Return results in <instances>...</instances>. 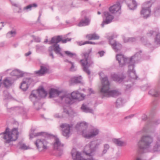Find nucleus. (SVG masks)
<instances>
[{
	"instance_id": "15",
	"label": "nucleus",
	"mask_w": 160,
	"mask_h": 160,
	"mask_svg": "<svg viewBox=\"0 0 160 160\" xmlns=\"http://www.w3.org/2000/svg\"><path fill=\"white\" fill-rule=\"evenodd\" d=\"M49 52V56L52 57V59L54 58L52 51H54L56 53L58 54L61 51V49L60 48L59 45L58 44H53L49 47L48 49Z\"/></svg>"
},
{
	"instance_id": "3",
	"label": "nucleus",
	"mask_w": 160,
	"mask_h": 160,
	"mask_svg": "<svg viewBox=\"0 0 160 160\" xmlns=\"http://www.w3.org/2000/svg\"><path fill=\"white\" fill-rule=\"evenodd\" d=\"M101 81L102 86L100 89V94L102 98L115 97L120 94L118 90L110 89V83L107 77L102 78Z\"/></svg>"
},
{
	"instance_id": "24",
	"label": "nucleus",
	"mask_w": 160,
	"mask_h": 160,
	"mask_svg": "<svg viewBox=\"0 0 160 160\" xmlns=\"http://www.w3.org/2000/svg\"><path fill=\"white\" fill-rule=\"evenodd\" d=\"M91 19L86 16H85L83 19L81 20L78 24V26L79 27H82L86 26H88L90 24Z\"/></svg>"
},
{
	"instance_id": "57",
	"label": "nucleus",
	"mask_w": 160,
	"mask_h": 160,
	"mask_svg": "<svg viewBox=\"0 0 160 160\" xmlns=\"http://www.w3.org/2000/svg\"><path fill=\"white\" fill-rule=\"evenodd\" d=\"M86 42L87 44H95V43L93 42H90V41H86Z\"/></svg>"
},
{
	"instance_id": "35",
	"label": "nucleus",
	"mask_w": 160,
	"mask_h": 160,
	"mask_svg": "<svg viewBox=\"0 0 160 160\" xmlns=\"http://www.w3.org/2000/svg\"><path fill=\"white\" fill-rule=\"evenodd\" d=\"M81 109L83 112H85L93 113V110L92 109L87 107L86 105L84 104L82 105L81 107Z\"/></svg>"
},
{
	"instance_id": "59",
	"label": "nucleus",
	"mask_w": 160,
	"mask_h": 160,
	"mask_svg": "<svg viewBox=\"0 0 160 160\" xmlns=\"http://www.w3.org/2000/svg\"><path fill=\"white\" fill-rule=\"evenodd\" d=\"M78 91H74V92H74L75 94H74L73 95V96H74V97H76V96H77V94L78 93Z\"/></svg>"
},
{
	"instance_id": "16",
	"label": "nucleus",
	"mask_w": 160,
	"mask_h": 160,
	"mask_svg": "<svg viewBox=\"0 0 160 160\" xmlns=\"http://www.w3.org/2000/svg\"><path fill=\"white\" fill-rule=\"evenodd\" d=\"M49 66L47 64H42L40 66V69L35 72V73L39 76H42L49 72Z\"/></svg>"
},
{
	"instance_id": "13",
	"label": "nucleus",
	"mask_w": 160,
	"mask_h": 160,
	"mask_svg": "<svg viewBox=\"0 0 160 160\" xmlns=\"http://www.w3.org/2000/svg\"><path fill=\"white\" fill-rule=\"evenodd\" d=\"M114 18V17L108 12H104L103 20L101 25L104 27V24H107L111 23Z\"/></svg>"
},
{
	"instance_id": "39",
	"label": "nucleus",
	"mask_w": 160,
	"mask_h": 160,
	"mask_svg": "<svg viewBox=\"0 0 160 160\" xmlns=\"http://www.w3.org/2000/svg\"><path fill=\"white\" fill-rule=\"evenodd\" d=\"M17 32L15 30H12L8 32L7 34V37L8 38L14 37L16 34Z\"/></svg>"
},
{
	"instance_id": "31",
	"label": "nucleus",
	"mask_w": 160,
	"mask_h": 160,
	"mask_svg": "<svg viewBox=\"0 0 160 160\" xmlns=\"http://www.w3.org/2000/svg\"><path fill=\"white\" fill-rule=\"evenodd\" d=\"M13 83L12 80H10L9 78H7L4 80L3 84L5 87L8 88L12 85Z\"/></svg>"
},
{
	"instance_id": "45",
	"label": "nucleus",
	"mask_w": 160,
	"mask_h": 160,
	"mask_svg": "<svg viewBox=\"0 0 160 160\" xmlns=\"http://www.w3.org/2000/svg\"><path fill=\"white\" fill-rule=\"evenodd\" d=\"M64 61L65 62H68L71 64V68H70V70L71 71H75V66L74 65V64L72 62L69 61L68 60H67V59L65 60H64Z\"/></svg>"
},
{
	"instance_id": "14",
	"label": "nucleus",
	"mask_w": 160,
	"mask_h": 160,
	"mask_svg": "<svg viewBox=\"0 0 160 160\" xmlns=\"http://www.w3.org/2000/svg\"><path fill=\"white\" fill-rule=\"evenodd\" d=\"M113 36H111L108 38L109 43L112 48L116 52L120 50L122 48V45L119 42L113 39Z\"/></svg>"
},
{
	"instance_id": "52",
	"label": "nucleus",
	"mask_w": 160,
	"mask_h": 160,
	"mask_svg": "<svg viewBox=\"0 0 160 160\" xmlns=\"http://www.w3.org/2000/svg\"><path fill=\"white\" fill-rule=\"evenodd\" d=\"M104 52L103 51H100L98 52V53L100 55V56L101 57H102V56H103L104 55Z\"/></svg>"
},
{
	"instance_id": "54",
	"label": "nucleus",
	"mask_w": 160,
	"mask_h": 160,
	"mask_svg": "<svg viewBox=\"0 0 160 160\" xmlns=\"http://www.w3.org/2000/svg\"><path fill=\"white\" fill-rule=\"evenodd\" d=\"M157 100L154 101L152 103V104L153 106H156L157 104Z\"/></svg>"
},
{
	"instance_id": "37",
	"label": "nucleus",
	"mask_w": 160,
	"mask_h": 160,
	"mask_svg": "<svg viewBox=\"0 0 160 160\" xmlns=\"http://www.w3.org/2000/svg\"><path fill=\"white\" fill-rule=\"evenodd\" d=\"M10 2L12 6L18 8L19 10L17 11L18 13H20L22 12V8L21 5L18 3H16L13 1H11Z\"/></svg>"
},
{
	"instance_id": "27",
	"label": "nucleus",
	"mask_w": 160,
	"mask_h": 160,
	"mask_svg": "<svg viewBox=\"0 0 160 160\" xmlns=\"http://www.w3.org/2000/svg\"><path fill=\"white\" fill-rule=\"evenodd\" d=\"M112 77L114 81L119 82H122L125 78L124 76L122 74L118 75L116 74H113L112 75Z\"/></svg>"
},
{
	"instance_id": "60",
	"label": "nucleus",
	"mask_w": 160,
	"mask_h": 160,
	"mask_svg": "<svg viewBox=\"0 0 160 160\" xmlns=\"http://www.w3.org/2000/svg\"><path fill=\"white\" fill-rule=\"evenodd\" d=\"M144 40V38L142 37L140 38V40L142 42H143V40Z\"/></svg>"
},
{
	"instance_id": "1",
	"label": "nucleus",
	"mask_w": 160,
	"mask_h": 160,
	"mask_svg": "<svg viewBox=\"0 0 160 160\" xmlns=\"http://www.w3.org/2000/svg\"><path fill=\"white\" fill-rule=\"evenodd\" d=\"M153 141V138L150 135H145L142 136L137 144L138 152L140 153H143L147 152H158L160 148V143L158 142H155L152 148L151 144Z\"/></svg>"
},
{
	"instance_id": "29",
	"label": "nucleus",
	"mask_w": 160,
	"mask_h": 160,
	"mask_svg": "<svg viewBox=\"0 0 160 160\" xmlns=\"http://www.w3.org/2000/svg\"><path fill=\"white\" fill-rule=\"evenodd\" d=\"M24 74V72L19 70H14L11 73L12 76H16L18 78L23 77Z\"/></svg>"
},
{
	"instance_id": "22",
	"label": "nucleus",
	"mask_w": 160,
	"mask_h": 160,
	"mask_svg": "<svg viewBox=\"0 0 160 160\" xmlns=\"http://www.w3.org/2000/svg\"><path fill=\"white\" fill-rule=\"evenodd\" d=\"M74 94H75L74 92H72L71 94H70L71 100L70 103H67V104H71L72 99H77L79 101H81L84 99L85 97V96L83 94L80 93L79 92H78L77 94V95L76 97H74V96H73V95ZM69 94L70 95V94Z\"/></svg>"
},
{
	"instance_id": "5",
	"label": "nucleus",
	"mask_w": 160,
	"mask_h": 160,
	"mask_svg": "<svg viewBox=\"0 0 160 160\" xmlns=\"http://www.w3.org/2000/svg\"><path fill=\"white\" fill-rule=\"evenodd\" d=\"M9 130L8 128L4 132L1 134L4 135L3 138L5 140V143H9L12 141H15L18 138V132L17 128H14L11 131Z\"/></svg>"
},
{
	"instance_id": "47",
	"label": "nucleus",
	"mask_w": 160,
	"mask_h": 160,
	"mask_svg": "<svg viewBox=\"0 0 160 160\" xmlns=\"http://www.w3.org/2000/svg\"><path fill=\"white\" fill-rule=\"evenodd\" d=\"M128 40L126 41L125 39H124V41L125 42H132L135 41L136 38H128Z\"/></svg>"
},
{
	"instance_id": "36",
	"label": "nucleus",
	"mask_w": 160,
	"mask_h": 160,
	"mask_svg": "<svg viewBox=\"0 0 160 160\" xmlns=\"http://www.w3.org/2000/svg\"><path fill=\"white\" fill-rule=\"evenodd\" d=\"M110 146L109 144H105L103 145V149L100 155L101 156H103L106 153L107 151L109 149Z\"/></svg>"
},
{
	"instance_id": "63",
	"label": "nucleus",
	"mask_w": 160,
	"mask_h": 160,
	"mask_svg": "<svg viewBox=\"0 0 160 160\" xmlns=\"http://www.w3.org/2000/svg\"><path fill=\"white\" fill-rule=\"evenodd\" d=\"M0 23L2 24V27H3L4 26V22H1Z\"/></svg>"
},
{
	"instance_id": "32",
	"label": "nucleus",
	"mask_w": 160,
	"mask_h": 160,
	"mask_svg": "<svg viewBox=\"0 0 160 160\" xmlns=\"http://www.w3.org/2000/svg\"><path fill=\"white\" fill-rule=\"evenodd\" d=\"M86 38L89 40H98L99 39V36L95 33H93L87 35Z\"/></svg>"
},
{
	"instance_id": "53",
	"label": "nucleus",
	"mask_w": 160,
	"mask_h": 160,
	"mask_svg": "<svg viewBox=\"0 0 160 160\" xmlns=\"http://www.w3.org/2000/svg\"><path fill=\"white\" fill-rule=\"evenodd\" d=\"M134 116V115L133 114H131V115H130L128 116H126L125 117V119H128V118H132Z\"/></svg>"
},
{
	"instance_id": "11",
	"label": "nucleus",
	"mask_w": 160,
	"mask_h": 160,
	"mask_svg": "<svg viewBox=\"0 0 160 160\" xmlns=\"http://www.w3.org/2000/svg\"><path fill=\"white\" fill-rule=\"evenodd\" d=\"M99 133V130L96 128H93L89 131L84 130L82 132V135L85 138L89 139L95 137Z\"/></svg>"
},
{
	"instance_id": "44",
	"label": "nucleus",
	"mask_w": 160,
	"mask_h": 160,
	"mask_svg": "<svg viewBox=\"0 0 160 160\" xmlns=\"http://www.w3.org/2000/svg\"><path fill=\"white\" fill-rule=\"evenodd\" d=\"M63 113L62 115L63 116V117H68L69 116V113L68 109L65 108H63Z\"/></svg>"
},
{
	"instance_id": "62",
	"label": "nucleus",
	"mask_w": 160,
	"mask_h": 160,
	"mask_svg": "<svg viewBox=\"0 0 160 160\" xmlns=\"http://www.w3.org/2000/svg\"><path fill=\"white\" fill-rule=\"evenodd\" d=\"M128 38H126V37H123V39H125L126 41H127L128 40Z\"/></svg>"
},
{
	"instance_id": "6",
	"label": "nucleus",
	"mask_w": 160,
	"mask_h": 160,
	"mask_svg": "<svg viewBox=\"0 0 160 160\" xmlns=\"http://www.w3.org/2000/svg\"><path fill=\"white\" fill-rule=\"evenodd\" d=\"M138 54V53H136L131 58H127L122 54H118L116 55V59L118 61L119 66L122 67L127 64H128L129 65L137 61V57Z\"/></svg>"
},
{
	"instance_id": "41",
	"label": "nucleus",
	"mask_w": 160,
	"mask_h": 160,
	"mask_svg": "<svg viewBox=\"0 0 160 160\" xmlns=\"http://www.w3.org/2000/svg\"><path fill=\"white\" fill-rule=\"evenodd\" d=\"M45 48V46H41L39 45H37L36 46V49L37 52L42 51Z\"/></svg>"
},
{
	"instance_id": "28",
	"label": "nucleus",
	"mask_w": 160,
	"mask_h": 160,
	"mask_svg": "<svg viewBox=\"0 0 160 160\" xmlns=\"http://www.w3.org/2000/svg\"><path fill=\"white\" fill-rule=\"evenodd\" d=\"M62 40V37L60 36H55L52 37L51 40L48 42V44H57Z\"/></svg>"
},
{
	"instance_id": "25",
	"label": "nucleus",
	"mask_w": 160,
	"mask_h": 160,
	"mask_svg": "<svg viewBox=\"0 0 160 160\" xmlns=\"http://www.w3.org/2000/svg\"><path fill=\"white\" fill-rule=\"evenodd\" d=\"M121 8V6L120 5V3L118 2L116 4L110 7L109 8V11L112 13H114L120 10Z\"/></svg>"
},
{
	"instance_id": "17",
	"label": "nucleus",
	"mask_w": 160,
	"mask_h": 160,
	"mask_svg": "<svg viewBox=\"0 0 160 160\" xmlns=\"http://www.w3.org/2000/svg\"><path fill=\"white\" fill-rule=\"evenodd\" d=\"M60 127L62 128V134L64 136L68 137L70 135L71 126L66 123H63L61 125Z\"/></svg>"
},
{
	"instance_id": "61",
	"label": "nucleus",
	"mask_w": 160,
	"mask_h": 160,
	"mask_svg": "<svg viewBox=\"0 0 160 160\" xmlns=\"http://www.w3.org/2000/svg\"><path fill=\"white\" fill-rule=\"evenodd\" d=\"M58 54H59L61 56L63 57V54L61 52V51H60V52L58 53Z\"/></svg>"
},
{
	"instance_id": "30",
	"label": "nucleus",
	"mask_w": 160,
	"mask_h": 160,
	"mask_svg": "<svg viewBox=\"0 0 160 160\" xmlns=\"http://www.w3.org/2000/svg\"><path fill=\"white\" fill-rule=\"evenodd\" d=\"M113 142L116 145L119 146H123L126 144V142L121 140L120 138H114L112 139Z\"/></svg>"
},
{
	"instance_id": "20",
	"label": "nucleus",
	"mask_w": 160,
	"mask_h": 160,
	"mask_svg": "<svg viewBox=\"0 0 160 160\" xmlns=\"http://www.w3.org/2000/svg\"><path fill=\"white\" fill-rule=\"evenodd\" d=\"M64 144L62 143L58 138H55L54 142L53 144V148L54 149L57 150L58 151L62 150Z\"/></svg>"
},
{
	"instance_id": "64",
	"label": "nucleus",
	"mask_w": 160,
	"mask_h": 160,
	"mask_svg": "<svg viewBox=\"0 0 160 160\" xmlns=\"http://www.w3.org/2000/svg\"><path fill=\"white\" fill-rule=\"evenodd\" d=\"M66 39H67V41H69L71 40V38H67Z\"/></svg>"
},
{
	"instance_id": "10",
	"label": "nucleus",
	"mask_w": 160,
	"mask_h": 160,
	"mask_svg": "<svg viewBox=\"0 0 160 160\" xmlns=\"http://www.w3.org/2000/svg\"><path fill=\"white\" fill-rule=\"evenodd\" d=\"M152 5V3L150 1L145 2L142 4L141 15L143 18H147L150 16L151 12L150 8Z\"/></svg>"
},
{
	"instance_id": "23",
	"label": "nucleus",
	"mask_w": 160,
	"mask_h": 160,
	"mask_svg": "<svg viewBox=\"0 0 160 160\" xmlns=\"http://www.w3.org/2000/svg\"><path fill=\"white\" fill-rule=\"evenodd\" d=\"M88 126V124L87 122H82L77 123L76 126V128L78 130H83L82 131V132L83 131L87 130V128Z\"/></svg>"
},
{
	"instance_id": "51",
	"label": "nucleus",
	"mask_w": 160,
	"mask_h": 160,
	"mask_svg": "<svg viewBox=\"0 0 160 160\" xmlns=\"http://www.w3.org/2000/svg\"><path fill=\"white\" fill-rule=\"evenodd\" d=\"M35 41L37 42H39L41 41L40 38L38 37H35L34 38Z\"/></svg>"
},
{
	"instance_id": "40",
	"label": "nucleus",
	"mask_w": 160,
	"mask_h": 160,
	"mask_svg": "<svg viewBox=\"0 0 160 160\" xmlns=\"http://www.w3.org/2000/svg\"><path fill=\"white\" fill-rule=\"evenodd\" d=\"M18 146H19V148L21 149L27 150L29 148L28 146L22 142H19L18 144Z\"/></svg>"
},
{
	"instance_id": "34",
	"label": "nucleus",
	"mask_w": 160,
	"mask_h": 160,
	"mask_svg": "<svg viewBox=\"0 0 160 160\" xmlns=\"http://www.w3.org/2000/svg\"><path fill=\"white\" fill-rule=\"evenodd\" d=\"M148 93L152 96L158 97L159 95L160 92L158 91L152 89L149 91Z\"/></svg>"
},
{
	"instance_id": "21",
	"label": "nucleus",
	"mask_w": 160,
	"mask_h": 160,
	"mask_svg": "<svg viewBox=\"0 0 160 160\" xmlns=\"http://www.w3.org/2000/svg\"><path fill=\"white\" fill-rule=\"evenodd\" d=\"M147 35L148 37L156 35L155 42L157 44H160V34H157L156 32L151 30L147 33Z\"/></svg>"
},
{
	"instance_id": "58",
	"label": "nucleus",
	"mask_w": 160,
	"mask_h": 160,
	"mask_svg": "<svg viewBox=\"0 0 160 160\" xmlns=\"http://www.w3.org/2000/svg\"><path fill=\"white\" fill-rule=\"evenodd\" d=\"M61 41L62 42V43H65L67 42V39H66L62 40H62H61Z\"/></svg>"
},
{
	"instance_id": "19",
	"label": "nucleus",
	"mask_w": 160,
	"mask_h": 160,
	"mask_svg": "<svg viewBox=\"0 0 160 160\" xmlns=\"http://www.w3.org/2000/svg\"><path fill=\"white\" fill-rule=\"evenodd\" d=\"M134 63L135 62L132 64L128 65V72L129 73V77L133 79H137L138 77L136 75L135 71L133 70Z\"/></svg>"
},
{
	"instance_id": "9",
	"label": "nucleus",
	"mask_w": 160,
	"mask_h": 160,
	"mask_svg": "<svg viewBox=\"0 0 160 160\" xmlns=\"http://www.w3.org/2000/svg\"><path fill=\"white\" fill-rule=\"evenodd\" d=\"M47 94V92L43 88H42L36 91H32L30 96L29 98L33 102L34 104L35 105L34 102L37 99V95L40 97L44 98L46 97Z\"/></svg>"
},
{
	"instance_id": "38",
	"label": "nucleus",
	"mask_w": 160,
	"mask_h": 160,
	"mask_svg": "<svg viewBox=\"0 0 160 160\" xmlns=\"http://www.w3.org/2000/svg\"><path fill=\"white\" fill-rule=\"evenodd\" d=\"M82 78L81 76L78 77H75L71 79V82L72 83H79L81 82Z\"/></svg>"
},
{
	"instance_id": "8",
	"label": "nucleus",
	"mask_w": 160,
	"mask_h": 160,
	"mask_svg": "<svg viewBox=\"0 0 160 160\" xmlns=\"http://www.w3.org/2000/svg\"><path fill=\"white\" fill-rule=\"evenodd\" d=\"M101 143L102 142L100 140L91 142L89 144L86 145L85 147L84 152L88 156H93L96 149Z\"/></svg>"
},
{
	"instance_id": "56",
	"label": "nucleus",
	"mask_w": 160,
	"mask_h": 160,
	"mask_svg": "<svg viewBox=\"0 0 160 160\" xmlns=\"http://www.w3.org/2000/svg\"><path fill=\"white\" fill-rule=\"evenodd\" d=\"M88 90L89 91V93H90V94H91V93H94V92L93 91V90H92V89L91 88H89L88 89Z\"/></svg>"
},
{
	"instance_id": "50",
	"label": "nucleus",
	"mask_w": 160,
	"mask_h": 160,
	"mask_svg": "<svg viewBox=\"0 0 160 160\" xmlns=\"http://www.w3.org/2000/svg\"><path fill=\"white\" fill-rule=\"evenodd\" d=\"M54 117L56 118H62L63 117V116L62 115H60L58 113H56L54 115Z\"/></svg>"
},
{
	"instance_id": "33",
	"label": "nucleus",
	"mask_w": 160,
	"mask_h": 160,
	"mask_svg": "<svg viewBox=\"0 0 160 160\" xmlns=\"http://www.w3.org/2000/svg\"><path fill=\"white\" fill-rule=\"evenodd\" d=\"M37 7V5L36 3H34L30 4L23 8V10L24 11L28 12V11L31 10L32 8H36Z\"/></svg>"
},
{
	"instance_id": "42",
	"label": "nucleus",
	"mask_w": 160,
	"mask_h": 160,
	"mask_svg": "<svg viewBox=\"0 0 160 160\" xmlns=\"http://www.w3.org/2000/svg\"><path fill=\"white\" fill-rule=\"evenodd\" d=\"M123 100L121 98H118L116 102V104L117 107L122 106L123 104Z\"/></svg>"
},
{
	"instance_id": "46",
	"label": "nucleus",
	"mask_w": 160,
	"mask_h": 160,
	"mask_svg": "<svg viewBox=\"0 0 160 160\" xmlns=\"http://www.w3.org/2000/svg\"><path fill=\"white\" fill-rule=\"evenodd\" d=\"M154 13L156 16H158L160 15V7L158 6L154 10Z\"/></svg>"
},
{
	"instance_id": "12",
	"label": "nucleus",
	"mask_w": 160,
	"mask_h": 160,
	"mask_svg": "<svg viewBox=\"0 0 160 160\" xmlns=\"http://www.w3.org/2000/svg\"><path fill=\"white\" fill-rule=\"evenodd\" d=\"M71 154L73 160H98L92 157L87 159H85L81 156L80 152L74 148L72 150Z\"/></svg>"
},
{
	"instance_id": "55",
	"label": "nucleus",
	"mask_w": 160,
	"mask_h": 160,
	"mask_svg": "<svg viewBox=\"0 0 160 160\" xmlns=\"http://www.w3.org/2000/svg\"><path fill=\"white\" fill-rule=\"evenodd\" d=\"M31 54V51H29L28 52L26 53L25 54V56H28L30 55Z\"/></svg>"
},
{
	"instance_id": "7",
	"label": "nucleus",
	"mask_w": 160,
	"mask_h": 160,
	"mask_svg": "<svg viewBox=\"0 0 160 160\" xmlns=\"http://www.w3.org/2000/svg\"><path fill=\"white\" fill-rule=\"evenodd\" d=\"M92 53V49H88L86 52L82 53L81 55L84 59L80 60L81 64L82 66L83 71L88 75L90 74V72L88 68L93 63V62H88V61L89 56Z\"/></svg>"
},
{
	"instance_id": "26",
	"label": "nucleus",
	"mask_w": 160,
	"mask_h": 160,
	"mask_svg": "<svg viewBox=\"0 0 160 160\" xmlns=\"http://www.w3.org/2000/svg\"><path fill=\"white\" fill-rule=\"evenodd\" d=\"M126 2L130 9L134 10L137 7V4L135 0H126Z\"/></svg>"
},
{
	"instance_id": "49",
	"label": "nucleus",
	"mask_w": 160,
	"mask_h": 160,
	"mask_svg": "<svg viewBox=\"0 0 160 160\" xmlns=\"http://www.w3.org/2000/svg\"><path fill=\"white\" fill-rule=\"evenodd\" d=\"M147 116L145 114H143L142 117V121L146 120L147 119Z\"/></svg>"
},
{
	"instance_id": "18",
	"label": "nucleus",
	"mask_w": 160,
	"mask_h": 160,
	"mask_svg": "<svg viewBox=\"0 0 160 160\" xmlns=\"http://www.w3.org/2000/svg\"><path fill=\"white\" fill-rule=\"evenodd\" d=\"M32 81L30 78H26L23 79L21 84L20 88L23 91H26L28 88V85L30 84Z\"/></svg>"
},
{
	"instance_id": "43",
	"label": "nucleus",
	"mask_w": 160,
	"mask_h": 160,
	"mask_svg": "<svg viewBox=\"0 0 160 160\" xmlns=\"http://www.w3.org/2000/svg\"><path fill=\"white\" fill-rule=\"evenodd\" d=\"M64 52L66 54L70 57H75L76 55L75 53H72L69 51H65Z\"/></svg>"
},
{
	"instance_id": "4",
	"label": "nucleus",
	"mask_w": 160,
	"mask_h": 160,
	"mask_svg": "<svg viewBox=\"0 0 160 160\" xmlns=\"http://www.w3.org/2000/svg\"><path fill=\"white\" fill-rule=\"evenodd\" d=\"M49 94L50 98H58L55 100L60 103H69L71 100L70 95L54 88L50 90Z\"/></svg>"
},
{
	"instance_id": "2",
	"label": "nucleus",
	"mask_w": 160,
	"mask_h": 160,
	"mask_svg": "<svg viewBox=\"0 0 160 160\" xmlns=\"http://www.w3.org/2000/svg\"><path fill=\"white\" fill-rule=\"evenodd\" d=\"M52 135L46 132H39L34 134H30V138L31 139L33 137L41 136L42 137L37 139L34 142L37 149L42 152L48 149L49 147L50 142L49 138Z\"/></svg>"
},
{
	"instance_id": "48",
	"label": "nucleus",
	"mask_w": 160,
	"mask_h": 160,
	"mask_svg": "<svg viewBox=\"0 0 160 160\" xmlns=\"http://www.w3.org/2000/svg\"><path fill=\"white\" fill-rule=\"evenodd\" d=\"M77 44L80 46L84 45V44H87L86 41L83 42L82 41H80V42H77Z\"/></svg>"
}]
</instances>
